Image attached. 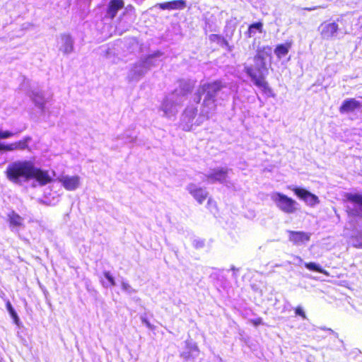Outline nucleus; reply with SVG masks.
<instances>
[{"instance_id":"nucleus-1","label":"nucleus","mask_w":362,"mask_h":362,"mask_svg":"<svg viewBox=\"0 0 362 362\" xmlns=\"http://www.w3.org/2000/svg\"><path fill=\"white\" fill-rule=\"evenodd\" d=\"M226 89V84L220 81L206 83L200 86L194 100L198 103L201 100V95H204V98L197 124H202L212 117L216 110L218 100H224L228 98L230 91Z\"/></svg>"},{"instance_id":"nucleus-2","label":"nucleus","mask_w":362,"mask_h":362,"mask_svg":"<svg viewBox=\"0 0 362 362\" xmlns=\"http://www.w3.org/2000/svg\"><path fill=\"white\" fill-rule=\"evenodd\" d=\"M8 179L16 184H22L31 179H35L41 185L51 182L48 173L37 168L32 160H16L11 163L6 169Z\"/></svg>"},{"instance_id":"nucleus-3","label":"nucleus","mask_w":362,"mask_h":362,"mask_svg":"<svg viewBox=\"0 0 362 362\" xmlns=\"http://www.w3.org/2000/svg\"><path fill=\"white\" fill-rule=\"evenodd\" d=\"M193 84L187 81H180L179 88L175 89L169 94L163 101L160 111L163 112L162 116L171 119L174 117L181 107L187 93L191 91Z\"/></svg>"},{"instance_id":"nucleus-4","label":"nucleus","mask_w":362,"mask_h":362,"mask_svg":"<svg viewBox=\"0 0 362 362\" xmlns=\"http://www.w3.org/2000/svg\"><path fill=\"white\" fill-rule=\"evenodd\" d=\"M255 66H246L245 71L250 77L252 81L256 86L269 97L274 98L276 95L269 87L268 83L264 80V73L267 71L266 62L264 60H256L254 57Z\"/></svg>"},{"instance_id":"nucleus-5","label":"nucleus","mask_w":362,"mask_h":362,"mask_svg":"<svg viewBox=\"0 0 362 362\" xmlns=\"http://www.w3.org/2000/svg\"><path fill=\"white\" fill-rule=\"evenodd\" d=\"M271 199L275 206L282 212L287 214L296 213L299 210V204L294 199L280 192L271 194Z\"/></svg>"},{"instance_id":"nucleus-6","label":"nucleus","mask_w":362,"mask_h":362,"mask_svg":"<svg viewBox=\"0 0 362 362\" xmlns=\"http://www.w3.org/2000/svg\"><path fill=\"white\" fill-rule=\"evenodd\" d=\"M160 56V53L148 57L144 61L136 63L131 69L128 77L130 80H139L150 69L151 66H155V57Z\"/></svg>"},{"instance_id":"nucleus-7","label":"nucleus","mask_w":362,"mask_h":362,"mask_svg":"<svg viewBox=\"0 0 362 362\" xmlns=\"http://www.w3.org/2000/svg\"><path fill=\"white\" fill-rule=\"evenodd\" d=\"M197 108L192 106L187 107L182 115L181 121L182 129L185 131H190L193 126H199L201 124H197L199 116L195 118Z\"/></svg>"},{"instance_id":"nucleus-8","label":"nucleus","mask_w":362,"mask_h":362,"mask_svg":"<svg viewBox=\"0 0 362 362\" xmlns=\"http://www.w3.org/2000/svg\"><path fill=\"white\" fill-rule=\"evenodd\" d=\"M347 211L350 216H362L361 194H351L348 197Z\"/></svg>"},{"instance_id":"nucleus-9","label":"nucleus","mask_w":362,"mask_h":362,"mask_svg":"<svg viewBox=\"0 0 362 362\" xmlns=\"http://www.w3.org/2000/svg\"><path fill=\"white\" fill-rule=\"evenodd\" d=\"M230 170L228 168H221L212 170L209 173L205 175L206 180L209 183L213 184L219 182L227 185V177Z\"/></svg>"},{"instance_id":"nucleus-10","label":"nucleus","mask_w":362,"mask_h":362,"mask_svg":"<svg viewBox=\"0 0 362 362\" xmlns=\"http://www.w3.org/2000/svg\"><path fill=\"white\" fill-rule=\"evenodd\" d=\"M59 51L64 54H69L74 52V41L69 34H61L57 40Z\"/></svg>"},{"instance_id":"nucleus-11","label":"nucleus","mask_w":362,"mask_h":362,"mask_svg":"<svg viewBox=\"0 0 362 362\" xmlns=\"http://www.w3.org/2000/svg\"><path fill=\"white\" fill-rule=\"evenodd\" d=\"M57 180L68 191H75L81 185V177L78 175H62Z\"/></svg>"},{"instance_id":"nucleus-12","label":"nucleus","mask_w":362,"mask_h":362,"mask_svg":"<svg viewBox=\"0 0 362 362\" xmlns=\"http://www.w3.org/2000/svg\"><path fill=\"white\" fill-rule=\"evenodd\" d=\"M292 190L298 197L310 206L313 207L320 202L319 198L316 195L303 188L293 187Z\"/></svg>"},{"instance_id":"nucleus-13","label":"nucleus","mask_w":362,"mask_h":362,"mask_svg":"<svg viewBox=\"0 0 362 362\" xmlns=\"http://www.w3.org/2000/svg\"><path fill=\"white\" fill-rule=\"evenodd\" d=\"M30 136H25L22 140L9 144H4L0 142V151H13L16 150L23 151L28 149V144L31 141Z\"/></svg>"},{"instance_id":"nucleus-14","label":"nucleus","mask_w":362,"mask_h":362,"mask_svg":"<svg viewBox=\"0 0 362 362\" xmlns=\"http://www.w3.org/2000/svg\"><path fill=\"white\" fill-rule=\"evenodd\" d=\"M187 190L200 204L204 202L208 196V192L205 189L199 187L194 183L189 184L187 186Z\"/></svg>"},{"instance_id":"nucleus-15","label":"nucleus","mask_w":362,"mask_h":362,"mask_svg":"<svg viewBox=\"0 0 362 362\" xmlns=\"http://www.w3.org/2000/svg\"><path fill=\"white\" fill-rule=\"evenodd\" d=\"M186 350L180 354V356L185 360L194 359L199 356V350L196 343L192 340L185 341Z\"/></svg>"},{"instance_id":"nucleus-16","label":"nucleus","mask_w":362,"mask_h":362,"mask_svg":"<svg viewBox=\"0 0 362 362\" xmlns=\"http://www.w3.org/2000/svg\"><path fill=\"white\" fill-rule=\"evenodd\" d=\"M310 234L302 231H289V240L293 244L300 245L310 240Z\"/></svg>"},{"instance_id":"nucleus-17","label":"nucleus","mask_w":362,"mask_h":362,"mask_svg":"<svg viewBox=\"0 0 362 362\" xmlns=\"http://www.w3.org/2000/svg\"><path fill=\"white\" fill-rule=\"evenodd\" d=\"M320 29L322 38L328 40L336 35L338 25L335 23H324L321 25Z\"/></svg>"},{"instance_id":"nucleus-18","label":"nucleus","mask_w":362,"mask_h":362,"mask_svg":"<svg viewBox=\"0 0 362 362\" xmlns=\"http://www.w3.org/2000/svg\"><path fill=\"white\" fill-rule=\"evenodd\" d=\"M361 107V103L356 100L355 98H349L343 101L341 107H339L340 113H348L359 109Z\"/></svg>"},{"instance_id":"nucleus-19","label":"nucleus","mask_w":362,"mask_h":362,"mask_svg":"<svg viewBox=\"0 0 362 362\" xmlns=\"http://www.w3.org/2000/svg\"><path fill=\"white\" fill-rule=\"evenodd\" d=\"M8 216L11 230L18 231L19 228L23 225V218L14 211L11 212Z\"/></svg>"},{"instance_id":"nucleus-20","label":"nucleus","mask_w":362,"mask_h":362,"mask_svg":"<svg viewBox=\"0 0 362 362\" xmlns=\"http://www.w3.org/2000/svg\"><path fill=\"white\" fill-rule=\"evenodd\" d=\"M123 0H111L108 5L107 13L110 18H114L119 9L124 7Z\"/></svg>"},{"instance_id":"nucleus-21","label":"nucleus","mask_w":362,"mask_h":362,"mask_svg":"<svg viewBox=\"0 0 362 362\" xmlns=\"http://www.w3.org/2000/svg\"><path fill=\"white\" fill-rule=\"evenodd\" d=\"M272 49L271 47L266 46L263 47H260L257 49V54L255 55L256 60H264L266 62V59L268 57H271Z\"/></svg>"},{"instance_id":"nucleus-22","label":"nucleus","mask_w":362,"mask_h":362,"mask_svg":"<svg viewBox=\"0 0 362 362\" xmlns=\"http://www.w3.org/2000/svg\"><path fill=\"white\" fill-rule=\"evenodd\" d=\"M31 98L35 105L38 107L42 112H44L45 100L41 92L33 91Z\"/></svg>"},{"instance_id":"nucleus-23","label":"nucleus","mask_w":362,"mask_h":362,"mask_svg":"<svg viewBox=\"0 0 362 362\" xmlns=\"http://www.w3.org/2000/svg\"><path fill=\"white\" fill-rule=\"evenodd\" d=\"M209 40L213 42H216L218 45L223 48H226L228 51H231V47L228 41L221 35L211 34L209 37Z\"/></svg>"},{"instance_id":"nucleus-24","label":"nucleus","mask_w":362,"mask_h":362,"mask_svg":"<svg viewBox=\"0 0 362 362\" xmlns=\"http://www.w3.org/2000/svg\"><path fill=\"white\" fill-rule=\"evenodd\" d=\"M290 47V43L279 45L274 49V54L279 59H281L288 53Z\"/></svg>"},{"instance_id":"nucleus-25","label":"nucleus","mask_w":362,"mask_h":362,"mask_svg":"<svg viewBox=\"0 0 362 362\" xmlns=\"http://www.w3.org/2000/svg\"><path fill=\"white\" fill-rule=\"evenodd\" d=\"M262 27L263 24L261 22L252 23L249 26L246 35L247 37H251L255 34L256 30L261 33H262Z\"/></svg>"},{"instance_id":"nucleus-26","label":"nucleus","mask_w":362,"mask_h":362,"mask_svg":"<svg viewBox=\"0 0 362 362\" xmlns=\"http://www.w3.org/2000/svg\"><path fill=\"white\" fill-rule=\"evenodd\" d=\"M6 309H7L8 312L9 313V314L11 316V317L13 318L14 322L16 325H18V322H19L18 316L16 312L15 311V310L13 309L11 303L9 301H8L6 303Z\"/></svg>"},{"instance_id":"nucleus-27","label":"nucleus","mask_w":362,"mask_h":362,"mask_svg":"<svg viewBox=\"0 0 362 362\" xmlns=\"http://www.w3.org/2000/svg\"><path fill=\"white\" fill-rule=\"evenodd\" d=\"M186 6L184 0H175L170 1V10L183 9Z\"/></svg>"},{"instance_id":"nucleus-28","label":"nucleus","mask_w":362,"mask_h":362,"mask_svg":"<svg viewBox=\"0 0 362 362\" xmlns=\"http://www.w3.org/2000/svg\"><path fill=\"white\" fill-rule=\"evenodd\" d=\"M305 267L311 271H315L322 274H325V271L322 269L320 265L315 262L305 263Z\"/></svg>"},{"instance_id":"nucleus-29","label":"nucleus","mask_w":362,"mask_h":362,"mask_svg":"<svg viewBox=\"0 0 362 362\" xmlns=\"http://www.w3.org/2000/svg\"><path fill=\"white\" fill-rule=\"evenodd\" d=\"M122 290L126 292L127 294H133L136 292V291L133 288L127 281H122L121 283Z\"/></svg>"},{"instance_id":"nucleus-30","label":"nucleus","mask_w":362,"mask_h":362,"mask_svg":"<svg viewBox=\"0 0 362 362\" xmlns=\"http://www.w3.org/2000/svg\"><path fill=\"white\" fill-rule=\"evenodd\" d=\"M352 241L355 247L362 248V232L358 233L357 235L354 237Z\"/></svg>"},{"instance_id":"nucleus-31","label":"nucleus","mask_w":362,"mask_h":362,"mask_svg":"<svg viewBox=\"0 0 362 362\" xmlns=\"http://www.w3.org/2000/svg\"><path fill=\"white\" fill-rule=\"evenodd\" d=\"M16 135V133L8 130L0 129V139H6Z\"/></svg>"},{"instance_id":"nucleus-32","label":"nucleus","mask_w":362,"mask_h":362,"mask_svg":"<svg viewBox=\"0 0 362 362\" xmlns=\"http://www.w3.org/2000/svg\"><path fill=\"white\" fill-rule=\"evenodd\" d=\"M122 139L124 140L125 143L128 144L134 142L136 136L129 134L128 132H126L122 135Z\"/></svg>"},{"instance_id":"nucleus-33","label":"nucleus","mask_w":362,"mask_h":362,"mask_svg":"<svg viewBox=\"0 0 362 362\" xmlns=\"http://www.w3.org/2000/svg\"><path fill=\"white\" fill-rule=\"evenodd\" d=\"M104 276L106 278V279L110 283V286H115V281L114 277L112 276L110 272H104Z\"/></svg>"},{"instance_id":"nucleus-34","label":"nucleus","mask_w":362,"mask_h":362,"mask_svg":"<svg viewBox=\"0 0 362 362\" xmlns=\"http://www.w3.org/2000/svg\"><path fill=\"white\" fill-rule=\"evenodd\" d=\"M303 262V260L302 259L301 257H298V256H293V260L292 261H290V262H288V264H293L295 265H300Z\"/></svg>"},{"instance_id":"nucleus-35","label":"nucleus","mask_w":362,"mask_h":362,"mask_svg":"<svg viewBox=\"0 0 362 362\" xmlns=\"http://www.w3.org/2000/svg\"><path fill=\"white\" fill-rule=\"evenodd\" d=\"M156 6L162 10H170V1L158 4Z\"/></svg>"},{"instance_id":"nucleus-36","label":"nucleus","mask_w":362,"mask_h":362,"mask_svg":"<svg viewBox=\"0 0 362 362\" xmlns=\"http://www.w3.org/2000/svg\"><path fill=\"white\" fill-rule=\"evenodd\" d=\"M295 313L297 315L302 317L303 319L306 318V315L303 308L300 306L297 307L295 310Z\"/></svg>"},{"instance_id":"nucleus-37","label":"nucleus","mask_w":362,"mask_h":362,"mask_svg":"<svg viewBox=\"0 0 362 362\" xmlns=\"http://www.w3.org/2000/svg\"><path fill=\"white\" fill-rule=\"evenodd\" d=\"M141 320L143 324H144L148 329H153L154 327L152 325L150 322L145 317H141Z\"/></svg>"},{"instance_id":"nucleus-38","label":"nucleus","mask_w":362,"mask_h":362,"mask_svg":"<svg viewBox=\"0 0 362 362\" xmlns=\"http://www.w3.org/2000/svg\"><path fill=\"white\" fill-rule=\"evenodd\" d=\"M253 323H254V325H256V326H257V325H259V324H261V323H262V320H261V319H259H259H257V320H254V321H253Z\"/></svg>"},{"instance_id":"nucleus-39","label":"nucleus","mask_w":362,"mask_h":362,"mask_svg":"<svg viewBox=\"0 0 362 362\" xmlns=\"http://www.w3.org/2000/svg\"><path fill=\"white\" fill-rule=\"evenodd\" d=\"M103 286H104L105 287H107V286H107V285H106L104 282L103 283Z\"/></svg>"},{"instance_id":"nucleus-40","label":"nucleus","mask_w":362,"mask_h":362,"mask_svg":"<svg viewBox=\"0 0 362 362\" xmlns=\"http://www.w3.org/2000/svg\"><path fill=\"white\" fill-rule=\"evenodd\" d=\"M211 199H209L208 200V204H210V203H211Z\"/></svg>"}]
</instances>
